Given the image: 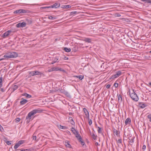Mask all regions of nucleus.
<instances>
[{
    "label": "nucleus",
    "instance_id": "e433bc0d",
    "mask_svg": "<svg viewBox=\"0 0 151 151\" xmlns=\"http://www.w3.org/2000/svg\"><path fill=\"white\" fill-rule=\"evenodd\" d=\"M117 142L118 143H120V144H121L122 143V139H119L117 141Z\"/></svg>",
    "mask_w": 151,
    "mask_h": 151
},
{
    "label": "nucleus",
    "instance_id": "052dcab7",
    "mask_svg": "<svg viewBox=\"0 0 151 151\" xmlns=\"http://www.w3.org/2000/svg\"><path fill=\"white\" fill-rule=\"evenodd\" d=\"M72 114V113L71 112H70V113H69V114H70V115H71Z\"/></svg>",
    "mask_w": 151,
    "mask_h": 151
},
{
    "label": "nucleus",
    "instance_id": "393cba45",
    "mask_svg": "<svg viewBox=\"0 0 151 151\" xmlns=\"http://www.w3.org/2000/svg\"><path fill=\"white\" fill-rule=\"evenodd\" d=\"M49 8H50V6L42 7L40 8L41 9H48Z\"/></svg>",
    "mask_w": 151,
    "mask_h": 151
},
{
    "label": "nucleus",
    "instance_id": "79ce46f5",
    "mask_svg": "<svg viewBox=\"0 0 151 151\" xmlns=\"http://www.w3.org/2000/svg\"><path fill=\"white\" fill-rule=\"evenodd\" d=\"M0 130L2 132L4 130L3 128L1 126L0 124Z\"/></svg>",
    "mask_w": 151,
    "mask_h": 151
},
{
    "label": "nucleus",
    "instance_id": "c85d7f7f",
    "mask_svg": "<svg viewBox=\"0 0 151 151\" xmlns=\"http://www.w3.org/2000/svg\"><path fill=\"white\" fill-rule=\"evenodd\" d=\"M77 13V12L76 11L70 13V15L72 16H73Z\"/></svg>",
    "mask_w": 151,
    "mask_h": 151
},
{
    "label": "nucleus",
    "instance_id": "e2e57ef3",
    "mask_svg": "<svg viewBox=\"0 0 151 151\" xmlns=\"http://www.w3.org/2000/svg\"><path fill=\"white\" fill-rule=\"evenodd\" d=\"M68 134H70V132L68 131Z\"/></svg>",
    "mask_w": 151,
    "mask_h": 151
},
{
    "label": "nucleus",
    "instance_id": "ea45409f",
    "mask_svg": "<svg viewBox=\"0 0 151 151\" xmlns=\"http://www.w3.org/2000/svg\"><path fill=\"white\" fill-rule=\"evenodd\" d=\"M27 21L28 22V24H29L31 23L32 22L31 19H27Z\"/></svg>",
    "mask_w": 151,
    "mask_h": 151
},
{
    "label": "nucleus",
    "instance_id": "a878e982",
    "mask_svg": "<svg viewBox=\"0 0 151 151\" xmlns=\"http://www.w3.org/2000/svg\"><path fill=\"white\" fill-rule=\"evenodd\" d=\"M18 86L17 85L14 86L12 87V89H13V91H14L16 90L18 88Z\"/></svg>",
    "mask_w": 151,
    "mask_h": 151
},
{
    "label": "nucleus",
    "instance_id": "f8f14e48",
    "mask_svg": "<svg viewBox=\"0 0 151 151\" xmlns=\"http://www.w3.org/2000/svg\"><path fill=\"white\" fill-rule=\"evenodd\" d=\"M21 99L22 100L20 102V104L21 105H24L26 104L28 101L25 99Z\"/></svg>",
    "mask_w": 151,
    "mask_h": 151
},
{
    "label": "nucleus",
    "instance_id": "3c124183",
    "mask_svg": "<svg viewBox=\"0 0 151 151\" xmlns=\"http://www.w3.org/2000/svg\"><path fill=\"white\" fill-rule=\"evenodd\" d=\"M146 146L145 145H143L142 147V149L143 150H145L146 149Z\"/></svg>",
    "mask_w": 151,
    "mask_h": 151
},
{
    "label": "nucleus",
    "instance_id": "bb28decb",
    "mask_svg": "<svg viewBox=\"0 0 151 151\" xmlns=\"http://www.w3.org/2000/svg\"><path fill=\"white\" fill-rule=\"evenodd\" d=\"M45 18H48V19H56V18L55 17H53L51 16H48L47 17H45Z\"/></svg>",
    "mask_w": 151,
    "mask_h": 151
},
{
    "label": "nucleus",
    "instance_id": "603ef678",
    "mask_svg": "<svg viewBox=\"0 0 151 151\" xmlns=\"http://www.w3.org/2000/svg\"><path fill=\"white\" fill-rule=\"evenodd\" d=\"M1 91L2 92H4L5 91V90L3 88H1Z\"/></svg>",
    "mask_w": 151,
    "mask_h": 151
},
{
    "label": "nucleus",
    "instance_id": "a211bd4d",
    "mask_svg": "<svg viewBox=\"0 0 151 151\" xmlns=\"http://www.w3.org/2000/svg\"><path fill=\"white\" fill-rule=\"evenodd\" d=\"M117 96L118 97L119 102L121 103L122 101V96L120 95H117Z\"/></svg>",
    "mask_w": 151,
    "mask_h": 151
},
{
    "label": "nucleus",
    "instance_id": "69168bd1",
    "mask_svg": "<svg viewBox=\"0 0 151 151\" xmlns=\"http://www.w3.org/2000/svg\"><path fill=\"white\" fill-rule=\"evenodd\" d=\"M121 19H125V18H121Z\"/></svg>",
    "mask_w": 151,
    "mask_h": 151
},
{
    "label": "nucleus",
    "instance_id": "9d476101",
    "mask_svg": "<svg viewBox=\"0 0 151 151\" xmlns=\"http://www.w3.org/2000/svg\"><path fill=\"white\" fill-rule=\"evenodd\" d=\"M83 111L85 114V115L87 117H89V114L88 111L85 108H84L83 109Z\"/></svg>",
    "mask_w": 151,
    "mask_h": 151
},
{
    "label": "nucleus",
    "instance_id": "1a4fd4ad",
    "mask_svg": "<svg viewBox=\"0 0 151 151\" xmlns=\"http://www.w3.org/2000/svg\"><path fill=\"white\" fill-rule=\"evenodd\" d=\"M60 4L58 2H56L54 4L50 6V8H57L60 7Z\"/></svg>",
    "mask_w": 151,
    "mask_h": 151
},
{
    "label": "nucleus",
    "instance_id": "473e14b6",
    "mask_svg": "<svg viewBox=\"0 0 151 151\" xmlns=\"http://www.w3.org/2000/svg\"><path fill=\"white\" fill-rule=\"evenodd\" d=\"M147 118L149 119V121L151 122V114L148 115L147 116Z\"/></svg>",
    "mask_w": 151,
    "mask_h": 151
},
{
    "label": "nucleus",
    "instance_id": "2eb2a0df",
    "mask_svg": "<svg viewBox=\"0 0 151 151\" xmlns=\"http://www.w3.org/2000/svg\"><path fill=\"white\" fill-rule=\"evenodd\" d=\"M76 137L78 138L79 141H81L82 140V138L80 135L79 134L78 132L75 135Z\"/></svg>",
    "mask_w": 151,
    "mask_h": 151
},
{
    "label": "nucleus",
    "instance_id": "6ab92c4d",
    "mask_svg": "<svg viewBox=\"0 0 151 151\" xmlns=\"http://www.w3.org/2000/svg\"><path fill=\"white\" fill-rule=\"evenodd\" d=\"M131 122V119L129 118H127L125 120V124L126 125H127Z\"/></svg>",
    "mask_w": 151,
    "mask_h": 151
},
{
    "label": "nucleus",
    "instance_id": "6e6d98bb",
    "mask_svg": "<svg viewBox=\"0 0 151 151\" xmlns=\"http://www.w3.org/2000/svg\"><path fill=\"white\" fill-rule=\"evenodd\" d=\"M116 14V16H117V17H120L121 16L120 14Z\"/></svg>",
    "mask_w": 151,
    "mask_h": 151
},
{
    "label": "nucleus",
    "instance_id": "6e6552de",
    "mask_svg": "<svg viewBox=\"0 0 151 151\" xmlns=\"http://www.w3.org/2000/svg\"><path fill=\"white\" fill-rule=\"evenodd\" d=\"M121 74V72L120 71H118L116 74L112 76L111 78L112 79H114L119 77Z\"/></svg>",
    "mask_w": 151,
    "mask_h": 151
},
{
    "label": "nucleus",
    "instance_id": "7c9ffc66",
    "mask_svg": "<svg viewBox=\"0 0 151 151\" xmlns=\"http://www.w3.org/2000/svg\"><path fill=\"white\" fill-rule=\"evenodd\" d=\"M2 77H0V88H1L2 86Z\"/></svg>",
    "mask_w": 151,
    "mask_h": 151
},
{
    "label": "nucleus",
    "instance_id": "412c9836",
    "mask_svg": "<svg viewBox=\"0 0 151 151\" xmlns=\"http://www.w3.org/2000/svg\"><path fill=\"white\" fill-rule=\"evenodd\" d=\"M58 60V59L57 58V57L55 58V59H54V60H53V61L51 63V64H54V63L56 62Z\"/></svg>",
    "mask_w": 151,
    "mask_h": 151
},
{
    "label": "nucleus",
    "instance_id": "0eeeda50",
    "mask_svg": "<svg viewBox=\"0 0 151 151\" xmlns=\"http://www.w3.org/2000/svg\"><path fill=\"white\" fill-rule=\"evenodd\" d=\"M26 23L25 22H19L16 24V27L18 28L24 27L26 26Z\"/></svg>",
    "mask_w": 151,
    "mask_h": 151
},
{
    "label": "nucleus",
    "instance_id": "aec40b11",
    "mask_svg": "<svg viewBox=\"0 0 151 151\" xmlns=\"http://www.w3.org/2000/svg\"><path fill=\"white\" fill-rule=\"evenodd\" d=\"M22 95L28 98H30L32 97V96L31 95L27 93H24L22 94Z\"/></svg>",
    "mask_w": 151,
    "mask_h": 151
},
{
    "label": "nucleus",
    "instance_id": "5fc2aeb1",
    "mask_svg": "<svg viewBox=\"0 0 151 151\" xmlns=\"http://www.w3.org/2000/svg\"><path fill=\"white\" fill-rule=\"evenodd\" d=\"M147 2L148 3L151 4V1L150 0H148L147 1Z\"/></svg>",
    "mask_w": 151,
    "mask_h": 151
},
{
    "label": "nucleus",
    "instance_id": "39448f33",
    "mask_svg": "<svg viewBox=\"0 0 151 151\" xmlns=\"http://www.w3.org/2000/svg\"><path fill=\"white\" fill-rule=\"evenodd\" d=\"M28 73L29 77H31L32 76H33L36 75H42V73L37 70L34 71H29Z\"/></svg>",
    "mask_w": 151,
    "mask_h": 151
},
{
    "label": "nucleus",
    "instance_id": "4be33fe9",
    "mask_svg": "<svg viewBox=\"0 0 151 151\" xmlns=\"http://www.w3.org/2000/svg\"><path fill=\"white\" fill-rule=\"evenodd\" d=\"M64 50L66 52H69L71 51V49L70 48H68L67 47L64 48Z\"/></svg>",
    "mask_w": 151,
    "mask_h": 151
},
{
    "label": "nucleus",
    "instance_id": "f257e3e1",
    "mask_svg": "<svg viewBox=\"0 0 151 151\" xmlns=\"http://www.w3.org/2000/svg\"><path fill=\"white\" fill-rule=\"evenodd\" d=\"M42 110L40 109H35L29 112L27 116L26 117V119L27 120V123H29L31 120H32L35 117L33 116L37 113H40L42 112Z\"/></svg>",
    "mask_w": 151,
    "mask_h": 151
},
{
    "label": "nucleus",
    "instance_id": "cd10ccee",
    "mask_svg": "<svg viewBox=\"0 0 151 151\" xmlns=\"http://www.w3.org/2000/svg\"><path fill=\"white\" fill-rule=\"evenodd\" d=\"M76 77L79 78L81 80H82V79H83L84 77L83 76L81 75L76 76Z\"/></svg>",
    "mask_w": 151,
    "mask_h": 151
},
{
    "label": "nucleus",
    "instance_id": "f03ea898",
    "mask_svg": "<svg viewBox=\"0 0 151 151\" xmlns=\"http://www.w3.org/2000/svg\"><path fill=\"white\" fill-rule=\"evenodd\" d=\"M129 93L130 97L133 100L135 101H138V96L133 89H132L131 91H129Z\"/></svg>",
    "mask_w": 151,
    "mask_h": 151
},
{
    "label": "nucleus",
    "instance_id": "c03bdc74",
    "mask_svg": "<svg viewBox=\"0 0 151 151\" xmlns=\"http://www.w3.org/2000/svg\"><path fill=\"white\" fill-rule=\"evenodd\" d=\"M70 123H71V124H72L73 125L75 123H74V122L73 121V119H71V120H70Z\"/></svg>",
    "mask_w": 151,
    "mask_h": 151
},
{
    "label": "nucleus",
    "instance_id": "4d7b16f0",
    "mask_svg": "<svg viewBox=\"0 0 151 151\" xmlns=\"http://www.w3.org/2000/svg\"><path fill=\"white\" fill-rule=\"evenodd\" d=\"M98 145H99V144L98 142H97L95 143V145L96 146Z\"/></svg>",
    "mask_w": 151,
    "mask_h": 151
},
{
    "label": "nucleus",
    "instance_id": "ddd939ff",
    "mask_svg": "<svg viewBox=\"0 0 151 151\" xmlns=\"http://www.w3.org/2000/svg\"><path fill=\"white\" fill-rule=\"evenodd\" d=\"M83 41L88 43H90L91 42V40L90 38H85L83 39Z\"/></svg>",
    "mask_w": 151,
    "mask_h": 151
},
{
    "label": "nucleus",
    "instance_id": "20e7f679",
    "mask_svg": "<svg viewBox=\"0 0 151 151\" xmlns=\"http://www.w3.org/2000/svg\"><path fill=\"white\" fill-rule=\"evenodd\" d=\"M16 32V31L13 29H11L8 30L3 34L2 36L3 38H5L8 37L11 33H14Z\"/></svg>",
    "mask_w": 151,
    "mask_h": 151
},
{
    "label": "nucleus",
    "instance_id": "338daca9",
    "mask_svg": "<svg viewBox=\"0 0 151 151\" xmlns=\"http://www.w3.org/2000/svg\"><path fill=\"white\" fill-rule=\"evenodd\" d=\"M150 52L151 53V50Z\"/></svg>",
    "mask_w": 151,
    "mask_h": 151
},
{
    "label": "nucleus",
    "instance_id": "49530a36",
    "mask_svg": "<svg viewBox=\"0 0 151 151\" xmlns=\"http://www.w3.org/2000/svg\"><path fill=\"white\" fill-rule=\"evenodd\" d=\"M129 143H133L134 142V139H131L129 141Z\"/></svg>",
    "mask_w": 151,
    "mask_h": 151
},
{
    "label": "nucleus",
    "instance_id": "2f4dec72",
    "mask_svg": "<svg viewBox=\"0 0 151 151\" xmlns=\"http://www.w3.org/2000/svg\"><path fill=\"white\" fill-rule=\"evenodd\" d=\"M63 7L65 9H68L71 7V6L69 5H65L63 6Z\"/></svg>",
    "mask_w": 151,
    "mask_h": 151
},
{
    "label": "nucleus",
    "instance_id": "a19ab883",
    "mask_svg": "<svg viewBox=\"0 0 151 151\" xmlns=\"http://www.w3.org/2000/svg\"><path fill=\"white\" fill-rule=\"evenodd\" d=\"M92 123L91 120L90 119L89 120L88 124L89 125H91Z\"/></svg>",
    "mask_w": 151,
    "mask_h": 151
},
{
    "label": "nucleus",
    "instance_id": "680f3d73",
    "mask_svg": "<svg viewBox=\"0 0 151 151\" xmlns=\"http://www.w3.org/2000/svg\"><path fill=\"white\" fill-rule=\"evenodd\" d=\"M149 84L151 86V82H150V83H149Z\"/></svg>",
    "mask_w": 151,
    "mask_h": 151
},
{
    "label": "nucleus",
    "instance_id": "72a5a7b5",
    "mask_svg": "<svg viewBox=\"0 0 151 151\" xmlns=\"http://www.w3.org/2000/svg\"><path fill=\"white\" fill-rule=\"evenodd\" d=\"M92 138L94 139H96V138L97 136L96 135L94 134L93 133L92 134Z\"/></svg>",
    "mask_w": 151,
    "mask_h": 151
},
{
    "label": "nucleus",
    "instance_id": "7ed1b4c3",
    "mask_svg": "<svg viewBox=\"0 0 151 151\" xmlns=\"http://www.w3.org/2000/svg\"><path fill=\"white\" fill-rule=\"evenodd\" d=\"M18 54L16 52H9L4 55V57L6 58H15L17 57Z\"/></svg>",
    "mask_w": 151,
    "mask_h": 151
},
{
    "label": "nucleus",
    "instance_id": "b1692460",
    "mask_svg": "<svg viewBox=\"0 0 151 151\" xmlns=\"http://www.w3.org/2000/svg\"><path fill=\"white\" fill-rule=\"evenodd\" d=\"M20 146V145L17 143L14 147V148L17 150V149Z\"/></svg>",
    "mask_w": 151,
    "mask_h": 151
},
{
    "label": "nucleus",
    "instance_id": "9b49d317",
    "mask_svg": "<svg viewBox=\"0 0 151 151\" xmlns=\"http://www.w3.org/2000/svg\"><path fill=\"white\" fill-rule=\"evenodd\" d=\"M139 106L141 108H144L147 106L146 104H145L140 103L139 104Z\"/></svg>",
    "mask_w": 151,
    "mask_h": 151
},
{
    "label": "nucleus",
    "instance_id": "f3484780",
    "mask_svg": "<svg viewBox=\"0 0 151 151\" xmlns=\"http://www.w3.org/2000/svg\"><path fill=\"white\" fill-rule=\"evenodd\" d=\"M71 131L73 132V133L75 135L78 132V131H76L75 129H74L73 127H72L71 128Z\"/></svg>",
    "mask_w": 151,
    "mask_h": 151
},
{
    "label": "nucleus",
    "instance_id": "dca6fc26",
    "mask_svg": "<svg viewBox=\"0 0 151 151\" xmlns=\"http://www.w3.org/2000/svg\"><path fill=\"white\" fill-rule=\"evenodd\" d=\"M58 128L60 129H68V127L65 126H63L60 125H58Z\"/></svg>",
    "mask_w": 151,
    "mask_h": 151
},
{
    "label": "nucleus",
    "instance_id": "bf43d9fd",
    "mask_svg": "<svg viewBox=\"0 0 151 151\" xmlns=\"http://www.w3.org/2000/svg\"><path fill=\"white\" fill-rule=\"evenodd\" d=\"M127 20H125V21H127V22H129L128 21H129V19H127Z\"/></svg>",
    "mask_w": 151,
    "mask_h": 151
},
{
    "label": "nucleus",
    "instance_id": "13d9d810",
    "mask_svg": "<svg viewBox=\"0 0 151 151\" xmlns=\"http://www.w3.org/2000/svg\"><path fill=\"white\" fill-rule=\"evenodd\" d=\"M69 119H70V120H71V119H72V118L71 117H70L69 118Z\"/></svg>",
    "mask_w": 151,
    "mask_h": 151
},
{
    "label": "nucleus",
    "instance_id": "c9c22d12",
    "mask_svg": "<svg viewBox=\"0 0 151 151\" xmlns=\"http://www.w3.org/2000/svg\"><path fill=\"white\" fill-rule=\"evenodd\" d=\"M98 128L99 129L98 130V132L99 133H102V130L101 128L98 127Z\"/></svg>",
    "mask_w": 151,
    "mask_h": 151
},
{
    "label": "nucleus",
    "instance_id": "8fccbe9b",
    "mask_svg": "<svg viewBox=\"0 0 151 151\" xmlns=\"http://www.w3.org/2000/svg\"><path fill=\"white\" fill-rule=\"evenodd\" d=\"M110 86H111V85L110 84H109L106 85V87L107 88H109L110 87Z\"/></svg>",
    "mask_w": 151,
    "mask_h": 151
},
{
    "label": "nucleus",
    "instance_id": "5701e85b",
    "mask_svg": "<svg viewBox=\"0 0 151 151\" xmlns=\"http://www.w3.org/2000/svg\"><path fill=\"white\" fill-rule=\"evenodd\" d=\"M114 134H115L116 136H118L119 133V131L115 129H114Z\"/></svg>",
    "mask_w": 151,
    "mask_h": 151
},
{
    "label": "nucleus",
    "instance_id": "de8ad7c7",
    "mask_svg": "<svg viewBox=\"0 0 151 151\" xmlns=\"http://www.w3.org/2000/svg\"><path fill=\"white\" fill-rule=\"evenodd\" d=\"M79 142H80L81 143V144L82 145H84V144H85V143L84 142H83V141H82V140H81V141H79Z\"/></svg>",
    "mask_w": 151,
    "mask_h": 151
},
{
    "label": "nucleus",
    "instance_id": "4c0bfd02",
    "mask_svg": "<svg viewBox=\"0 0 151 151\" xmlns=\"http://www.w3.org/2000/svg\"><path fill=\"white\" fill-rule=\"evenodd\" d=\"M30 151V149L22 150H20V151Z\"/></svg>",
    "mask_w": 151,
    "mask_h": 151
},
{
    "label": "nucleus",
    "instance_id": "864d4df0",
    "mask_svg": "<svg viewBox=\"0 0 151 151\" xmlns=\"http://www.w3.org/2000/svg\"><path fill=\"white\" fill-rule=\"evenodd\" d=\"M48 71L49 72H51L52 71H53V70H52V68H51V69H49L48 70Z\"/></svg>",
    "mask_w": 151,
    "mask_h": 151
},
{
    "label": "nucleus",
    "instance_id": "a18cd8bd",
    "mask_svg": "<svg viewBox=\"0 0 151 151\" xmlns=\"http://www.w3.org/2000/svg\"><path fill=\"white\" fill-rule=\"evenodd\" d=\"M114 86H115V87H117L118 86V83H115L114 84Z\"/></svg>",
    "mask_w": 151,
    "mask_h": 151
},
{
    "label": "nucleus",
    "instance_id": "f704fd0d",
    "mask_svg": "<svg viewBox=\"0 0 151 151\" xmlns=\"http://www.w3.org/2000/svg\"><path fill=\"white\" fill-rule=\"evenodd\" d=\"M24 142V141L23 140H21L19 141L18 143L20 145H21L23 144Z\"/></svg>",
    "mask_w": 151,
    "mask_h": 151
},
{
    "label": "nucleus",
    "instance_id": "c756f323",
    "mask_svg": "<svg viewBox=\"0 0 151 151\" xmlns=\"http://www.w3.org/2000/svg\"><path fill=\"white\" fill-rule=\"evenodd\" d=\"M65 145L66 147H70L71 145H70L68 142H65Z\"/></svg>",
    "mask_w": 151,
    "mask_h": 151
},
{
    "label": "nucleus",
    "instance_id": "4468645a",
    "mask_svg": "<svg viewBox=\"0 0 151 151\" xmlns=\"http://www.w3.org/2000/svg\"><path fill=\"white\" fill-rule=\"evenodd\" d=\"M52 70L53 71H58L60 70V71H62L63 70L62 69L60 68H59L57 67H52Z\"/></svg>",
    "mask_w": 151,
    "mask_h": 151
},
{
    "label": "nucleus",
    "instance_id": "58836bf2",
    "mask_svg": "<svg viewBox=\"0 0 151 151\" xmlns=\"http://www.w3.org/2000/svg\"><path fill=\"white\" fill-rule=\"evenodd\" d=\"M20 119L19 118H17L16 119V122H20Z\"/></svg>",
    "mask_w": 151,
    "mask_h": 151
},
{
    "label": "nucleus",
    "instance_id": "0e129e2a",
    "mask_svg": "<svg viewBox=\"0 0 151 151\" xmlns=\"http://www.w3.org/2000/svg\"><path fill=\"white\" fill-rule=\"evenodd\" d=\"M142 1H145V0H142Z\"/></svg>",
    "mask_w": 151,
    "mask_h": 151
},
{
    "label": "nucleus",
    "instance_id": "37998d69",
    "mask_svg": "<svg viewBox=\"0 0 151 151\" xmlns=\"http://www.w3.org/2000/svg\"><path fill=\"white\" fill-rule=\"evenodd\" d=\"M32 138L33 140H35L36 139V136H33Z\"/></svg>",
    "mask_w": 151,
    "mask_h": 151
},
{
    "label": "nucleus",
    "instance_id": "09e8293b",
    "mask_svg": "<svg viewBox=\"0 0 151 151\" xmlns=\"http://www.w3.org/2000/svg\"><path fill=\"white\" fill-rule=\"evenodd\" d=\"M6 143L7 145H9L11 144V142L9 141H7L6 142Z\"/></svg>",
    "mask_w": 151,
    "mask_h": 151
},
{
    "label": "nucleus",
    "instance_id": "423d86ee",
    "mask_svg": "<svg viewBox=\"0 0 151 151\" xmlns=\"http://www.w3.org/2000/svg\"><path fill=\"white\" fill-rule=\"evenodd\" d=\"M29 11L23 9H19L14 12V14H24L28 13Z\"/></svg>",
    "mask_w": 151,
    "mask_h": 151
}]
</instances>
